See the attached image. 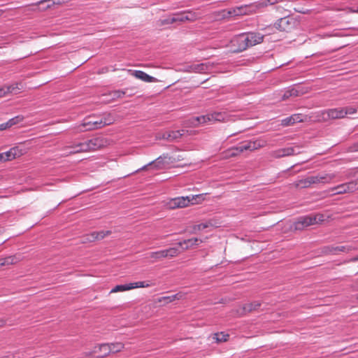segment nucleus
I'll return each mask as SVG.
<instances>
[{
    "label": "nucleus",
    "mask_w": 358,
    "mask_h": 358,
    "mask_svg": "<svg viewBox=\"0 0 358 358\" xmlns=\"http://www.w3.org/2000/svg\"><path fill=\"white\" fill-rule=\"evenodd\" d=\"M204 200V194H197L187 196H179L171 199L167 203L169 208H185L190 204H196Z\"/></svg>",
    "instance_id": "f257e3e1"
},
{
    "label": "nucleus",
    "mask_w": 358,
    "mask_h": 358,
    "mask_svg": "<svg viewBox=\"0 0 358 358\" xmlns=\"http://www.w3.org/2000/svg\"><path fill=\"white\" fill-rule=\"evenodd\" d=\"M324 220V215L323 214H315L301 217L294 223V229L301 231L309 226L322 223Z\"/></svg>",
    "instance_id": "f03ea898"
},
{
    "label": "nucleus",
    "mask_w": 358,
    "mask_h": 358,
    "mask_svg": "<svg viewBox=\"0 0 358 358\" xmlns=\"http://www.w3.org/2000/svg\"><path fill=\"white\" fill-rule=\"evenodd\" d=\"M275 27L280 31L290 32L299 26V20L293 17H285L275 23Z\"/></svg>",
    "instance_id": "7ed1b4c3"
},
{
    "label": "nucleus",
    "mask_w": 358,
    "mask_h": 358,
    "mask_svg": "<svg viewBox=\"0 0 358 358\" xmlns=\"http://www.w3.org/2000/svg\"><path fill=\"white\" fill-rule=\"evenodd\" d=\"M316 117L320 122H327L330 120H335L345 117V113L343 108H331L319 111Z\"/></svg>",
    "instance_id": "20e7f679"
},
{
    "label": "nucleus",
    "mask_w": 358,
    "mask_h": 358,
    "mask_svg": "<svg viewBox=\"0 0 358 358\" xmlns=\"http://www.w3.org/2000/svg\"><path fill=\"white\" fill-rule=\"evenodd\" d=\"M86 152L95 151L103 148L109 145L108 139L103 137H96L84 142Z\"/></svg>",
    "instance_id": "39448f33"
},
{
    "label": "nucleus",
    "mask_w": 358,
    "mask_h": 358,
    "mask_svg": "<svg viewBox=\"0 0 358 358\" xmlns=\"http://www.w3.org/2000/svg\"><path fill=\"white\" fill-rule=\"evenodd\" d=\"M358 189V180L351 181L347 183H343L332 187L329 192H333V194H342L345 193L353 192Z\"/></svg>",
    "instance_id": "423d86ee"
},
{
    "label": "nucleus",
    "mask_w": 358,
    "mask_h": 358,
    "mask_svg": "<svg viewBox=\"0 0 358 358\" xmlns=\"http://www.w3.org/2000/svg\"><path fill=\"white\" fill-rule=\"evenodd\" d=\"M247 41L248 39L245 38V34H241L234 37L230 41L233 52H240L246 50L248 48Z\"/></svg>",
    "instance_id": "0eeeda50"
},
{
    "label": "nucleus",
    "mask_w": 358,
    "mask_h": 358,
    "mask_svg": "<svg viewBox=\"0 0 358 358\" xmlns=\"http://www.w3.org/2000/svg\"><path fill=\"white\" fill-rule=\"evenodd\" d=\"M352 250V248L349 245H327L322 249V253L324 255H336L341 252L348 253Z\"/></svg>",
    "instance_id": "6e6552de"
},
{
    "label": "nucleus",
    "mask_w": 358,
    "mask_h": 358,
    "mask_svg": "<svg viewBox=\"0 0 358 358\" xmlns=\"http://www.w3.org/2000/svg\"><path fill=\"white\" fill-rule=\"evenodd\" d=\"M84 142L73 143L70 145H65L61 150L64 152V156H69L81 152H87Z\"/></svg>",
    "instance_id": "1a4fd4ad"
},
{
    "label": "nucleus",
    "mask_w": 358,
    "mask_h": 358,
    "mask_svg": "<svg viewBox=\"0 0 358 358\" xmlns=\"http://www.w3.org/2000/svg\"><path fill=\"white\" fill-rule=\"evenodd\" d=\"M186 133H187V131L185 130L168 131L162 134H158L157 138L159 139H164L168 141H174L178 140Z\"/></svg>",
    "instance_id": "9d476101"
},
{
    "label": "nucleus",
    "mask_w": 358,
    "mask_h": 358,
    "mask_svg": "<svg viewBox=\"0 0 358 358\" xmlns=\"http://www.w3.org/2000/svg\"><path fill=\"white\" fill-rule=\"evenodd\" d=\"M313 185L316 184H329L336 178L335 173H319L315 176H311Z\"/></svg>",
    "instance_id": "9b49d317"
},
{
    "label": "nucleus",
    "mask_w": 358,
    "mask_h": 358,
    "mask_svg": "<svg viewBox=\"0 0 358 358\" xmlns=\"http://www.w3.org/2000/svg\"><path fill=\"white\" fill-rule=\"evenodd\" d=\"M266 145V143L262 140H257L254 141H247L243 143L241 145H240V149L241 152L250 150V151H254L256 150H258L261 148L264 147Z\"/></svg>",
    "instance_id": "f8f14e48"
},
{
    "label": "nucleus",
    "mask_w": 358,
    "mask_h": 358,
    "mask_svg": "<svg viewBox=\"0 0 358 358\" xmlns=\"http://www.w3.org/2000/svg\"><path fill=\"white\" fill-rule=\"evenodd\" d=\"M26 152V149L21 146H15L10 148L9 150L4 152L6 159H8V161H10L15 158L20 157L24 155Z\"/></svg>",
    "instance_id": "ddd939ff"
},
{
    "label": "nucleus",
    "mask_w": 358,
    "mask_h": 358,
    "mask_svg": "<svg viewBox=\"0 0 358 358\" xmlns=\"http://www.w3.org/2000/svg\"><path fill=\"white\" fill-rule=\"evenodd\" d=\"M101 121L100 119L97 120H85L83 124L78 127L79 131L82 132L87 130H94L101 128Z\"/></svg>",
    "instance_id": "4468645a"
},
{
    "label": "nucleus",
    "mask_w": 358,
    "mask_h": 358,
    "mask_svg": "<svg viewBox=\"0 0 358 358\" xmlns=\"http://www.w3.org/2000/svg\"><path fill=\"white\" fill-rule=\"evenodd\" d=\"M207 123H215L217 122H227L229 117L225 113L214 112L206 114Z\"/></svg>",
    "instance_id": "2eb2a0df"
},
{
    "label": "nucleus",
    "mask_w": 358,
    "mask_h": 358,
    "mask_svg": "<svg viewBox=\"0 0 358 358\" xmlns=\"http://www.w3.org/2000/svg\"><path fill=\"white\" fill-rule=\"evenodd\" d=\"M298 147H289L279 149L272 152V156L275 158L283 157L299 154L300 152L296 150Z\"/></svg>",
    "instance_id": "dca6fc26"
},
{
    "label": "nucleus",
    "mask_w": 358,
    "mask_h": 358,
    "mask_svg": "<svg viewBox=\"0 0 358 358\" xmlns=\"http://www.w3.org/2000/svg\"><path fill=\"white\" fill-rule=\"evenodd\" d=\"M128 72L137 79L141 80L145 83H155L157 82V78L149 76L145 72L139 70L129 69Z\"/></svg>",
    "instance_id": "f3484780"
},
{
    "label": "nucleus",
    "mask_w": 358,
    "mask_h": 358,
    "mask_svg": "<svg viewBox=\"0 0 358 358\" xmlns=\"http://www.w3.org/2000/svg\"><path fill=\"white\" fill-rule=\"evenodd\" d=\"M203 241L197 238H189L179 242L178 244L182 247V250H187L199 246Z\"/></svg>",
    "instance_id": "a211bd4d"
},
{
    "label": "nucleus",
    "mask_w": 358,
    "mask_h": 358,
    "mask_svg": "<svg viewBox=\"0 0 358 358\" xmlns=\"http://www.w3.org/2000/svg\"><path fill=\"white\" fill-rule=\"evenodd\" d=\"M245 38L248 39L247 43L249 48L261 43L263 41L264 36L259 33L250 32L245 34Z\"/></svg>",
    "instance_id": "6ab92c4d"
},
{
    "label": "nucleus",
    "mask_w": 358,
    "mask_h": 358,
    "mask_svg": "<svg viewBox=\"0 0 358 358\" xmlns=\"http://www.w3.org/2000/svg\"><path fill=\"white\" fill-rule=\"evenodd\" d=\"M228 14L233 16H239L248 15L252 13L251 7L250 6H242L236 7L228 10Z\"/></svg>",
    "instance_id": "aec40b11"
},
{
    "label": "nucleus",
    "mask_w": 358,
    "mask_h": 358,
    "mask_svg": "<svg viewBox=\"0 0 358 358\" xmlns=\"http://www.w3.org/2000/svg\"><path fill=\"white\" fill-rule=\"evenodd\" d=\"M261 305V302L258 301L247 303L243 306L241 314L244 315L256 311L260 308Z\"/></svg>",
    "instance_id": "412c9836"
},
{
    "label": "nucleus",
    "mask_w": 358,
    "mask_h": 358,
    "mask_svg": "<svg viewBox=\"0 0 358 358\" xmlns=\"http://www.w3.org/2000/svg\"><path fill=\"white\" fill-rule=\"evenodd\" d=\"M313 185L311 177L308 176L306 178H303L295 181L291 185L296 189L308 188Z\"/></svg>",
    "instance_id": "4be33fe9"
},
{
    "label": "nucleus",
    "mask_w": 358,
    "mask_h": 358,
    "mask_svg": "<svg viewBox=\"0 0 358 358\" xmlns=\"http://www.w3.org/2000/svg\"><path fill=\"white\" fill-rule=\"evenodd\" d=\"M93 352L101 353V355L99 356L100 357H107L108 355H110V348H108V343L98 344L95 345L94 348Z\"/></svg>",
    "instance_id": "5701e85b"
},
{
    "label": "nucleus",
    "mask_w": 358,
    "mask_h": 358,
    "mask_svg": "<svg viewBox=\"0 0 358 358\" xmlns=\"http://www.w3.org/2000/svg\"><path fill=\"white\" fill-rule=\"evenodd\" d=\"M130 289H136V288H147L150 287H152L155 285V283L151 280H145V281H138L135 282H131Z\"/></svg>",
    "instance_id": "b1692460"
},
{
    "label": "nucleus",
    "mask_w": 358,
    "mask_h": 358,
    "mask_svg": "<svg viewBox=\"0 0 358 358\" xmlns=\"http://www.w3.org/2000/svg\"><path fill=\"white\" fill-rule=\"evenodd\" d=\"M302 121L301 116L299 114H294L289 117L283 119L282 120V124L283 126H289L296 122H300Z\"/></svg>",
    "instance_id": "393cba45"
},
{
    "label": "nucleus",
    "mask_w": 358,
    "mask_h": 358,
    "mask_svg": "<svg viewBox=\"0 0 358 358\" xmlns=\"http://www.w3.org/2000/svg\"><path fill=\"white\" fill-rule=\"evenodd\" d=\"M5 87L8 94H17L20 93V92L23 89L24 87L22 85V83H14L10 85H6L5 86Z\"/></svg>",
    "instance_id": "a878e982"
},
{
    "label": "nucleus",
    "mask_w": 358,
    "mask_h": 358,
    "mask_svg": "<svg viewBox=\"0 0 358 358\" xmlns=\"http://www.w3.org/2000/svg\"><path fill=\"white\" fill-rule=\"evenodd\" d=\"M183 294L182 293H178L172 296H163L158 299L159 302H163L164 303H169L176 300H180L183 297Z\"/></svg>",
    "instance_id": "bb28decb"
},
{
    "label": "nucleus",
    "mask_w": 358,
    "mask_h": 358,
    "mask_svg": "<svg viewBox=\"0 0 358 358\" xmlns=\"http://www.w3.org/2000/svg\"><path fill=\"white\" fill-rule=\"evenodd\" d=\"M110 353H117L124 348V344L121 342L108 343Z\"/></svg>",
    "instance_id": "cd10ccee"
},
{
    "label": "nucleus",
    "mask_w": 358,
    "mask_h": 358,
    "mask_svg": "<svg viewBox=\"0 0 358 358\" xmlns=\"http://www.w3.org/2000/svg\"><path fill=\"white\" fill-rule=\"evenodd\" d=\"M239 149H240L239 146L232 147V148H230L227 149V150H225L223 152L224 157V158H229V157H234L238 156V155L242 153L241 152V150H239Z\"/></svg>",
    "instance_id": "c85d7f7f"
},
{
    "label": "nucleus",
    "mask_w": 358,
    "mask_h": 358,
    "mask_svg": "<svg viewBox=\"0 0 358 358\" xmlns=\"http://www.w3.org/2000/svg\"><path fill=\"white\" fill-rule=\"evenodd\" d=\"M20 261L16 256H9L0 259V266L14 264Z\"/></svg>",
    "instance_id": "c756f323"
},
{
    "label": "nucleus",
    "mask_w": 358,
    "mask_h": 358,
    "mask_svg": "<svg viewBox=\"0 0 358 358\" xmlns=\"http://www.w3.org/2000/svg\"><path fill=\"white\" fill-rule=\"evenodd\" d=\"M164 258H172L177 257L180 254V251L176 248H170L163 250Z\"/></svg>",
    "instance_id": "7c9ffc66"
},
{
    "label": "nucleus",
    "mask_w": 358,
    "mask_h": 358,
    "mask_svg": "<svg viewBox=\"0 0 358 358\" xmlns=\"http://www.w3.org/2000/svg\"><path fill=\"white\" fill-rule=\"evenodd\" d=\"M190 122L193 127H198L199 125L206 124V115L199 117H194L191 119Z\"/></svg>",
    "instance_id": "2f4dec72"
},
{
    "label": "nucleus",
    "mask_w": 358,
    "mask_h": 358,
    "mask_svg": "<svg viewBox=\"0 0 358 358\" xmlns=\"http://www.w3.org/2000/svg\"><path fill=\"white\" fill-rule=\"evenodd\" d=\"M115 117L110 113L106 114L103 117L100 118V121H101V126L103 127L104 126L110 125L115 122Z\"/></svg>",
    "instance_id": "473e14b6"
},
{
    "label": "nucleus",
    "mask_w": 358,
    "mask_h": 358,
    "mask_svg": "<svg viewBox=\"0 0 358 358\" xmlns=\"http://www.w3.org/2000/svg\"><path fill=\"white\" fill-rule=\"evenodd\" d=\"M92 236H94L95 241H99L103 239L105 237L110 236L111 234V231H93Z\"/></svg>",
    "instance_id": "72a5a7b5"
},
{
    "label": "nucleus",
    "mask_w": 358,
    "mask_h": 358,
    "mask_svg": "<svg viewBox=\"0 0 358 358\" xmlns=\"http://www.w3.org/2000/svg\"><path fill=\"white\" fill-rule=\"evenodd\" d=\"M24 120V117L22 115H17L12 119H10L8 122H7L3 129H6L12 127L16 124L22 122Z\"/></svg>",
    "instance_id": "f704fd0d"
},
{
    "label": "nucleus",
    "mask_w": 358,
    "mask_h": 358,
    "mask_svg": "<svg viewBox=\"0 0 358 358\" xmlns=\"http://www.w3.org/2000/svg\"><path fill=\"white\" fill-rule=\"evenodd\" d=\"M148 257L152 259L154 262L161 260L164 258L163 250L156 252H150L148 255Z\"/></svg>",
    "instance_id": "c9c22d12"
},
{
    "label": "nucleus",
    "mask_w": 358,
    "mask_h": 358,
    "mask_svg": "<svg viewBox=\"0 0 358 358\" xmlns=\"http://www.w3.org/2000/svg\"><path fill=\"white\" fill-rule=\"evenodd\" d=\"M176 22V16L175 15H173V16L171 17H168L165 19H163V20H159L158 22H157V24L159 26H164V25H166V24H173V23H175Z\"/></svg>",
    "instance_id": "e433bc0d"
},
{
    "label": "nucleus",
    "mask_w": 358,
    "mask_h": 358,
    "mask_svg": "<svg viewBox=\"0 0 358 358\" xmlns=\"http://www.w3.org/2000/svg\"><path fill=\"white\" fill-rule=\"evenodd\" d=\"M128 290H131L129 283L126 285H116L113 289H111L110 293H116L118 292H124Z\"/></svg>",
    "instance_id": "4c0bfd02"
},
{
    "label": "nucleus",
    "mask_w": 358,
    "mask_h": 358,
    "mask_svg": "<svg viewBox=\"0 0 358 358\" xmlns=\"http://www.w3.org/2000/svg\"><path fill=\"white\" fill-rule=\"evenodd\" d=\"M125 92L122 90H115L109 93L111 96L110 101H115L124 96Z\"/></svg>",
    "instance_id": "58836bf2"
},
{
    "label": "nucleus",
    "mask_w": 358,
    "mask_h": 358,
    "mask_svg": "<svg viewBox=\"0 0 358 358\" xmlns=\"http://www.w3.org/2000/svg\"><path fill=\"white\" fill-rule=\"evenodd\" d=\"M229 335L224 334L223 333H217L213 335V338L216 340L217 342H225L228 340Z\"/></svg>",
    "instance_id": "ea45409f"
},
{
    "label": "nucleus",
    "mask_w": 358,
    "mask_h": 358,
    "mask_svg": "<svg viewBox=\"0 0 358 358\" xmlns=\"http://www.w3.org/2000/svg\"><path fill=\"white\" fill-rule=\"evenodd\" d=\"M176 22H185L189 21L186 12L175 14Z\"/></svg>",
    "instance_id": "a19ab883"
},
{
    "label": "nucleus",
    "mask_w": 358,
    "mask_h": 358,
    "mask_svg": "<svg viewBox=\"0 0 358 358\" xmlns=\"http://www.w3.org/2000/svg\"><path fill=\"white\" fill-rule=\"evenodd\" d=\"M193 69L195 72L203 73L207 69V66L204 64H200L194 66Z\"/></svg>",
    "instance_id": "79ce46f5"
},
{
    "label": "nucleus",
    "mask_w": 358,
    "mask_h": 358,
    "mask_svg": "<svg viewBox=\"0 0 358 358\" xmlns=\"http://www.w3.org/2000/svg\"><path fill=\"white\" fill-rule=\"evenodd\" d=\"M345 113V117L348 115H353L357 112V109L354 107L348 106L343 108Z\"/></svg>",
    "instance_id": "37998d69"
},
{
    "label": "nucleus",
    "mask_w": 358,
    "mask_h": 358,
    "mask_svg": "<svg viewBox=\"0 0 358 358\" xmlns=\"http://www.w3.org/2000/svg\"><path fill=\"white\" fill-rule=\"evenodd\" d=\"M296 88L298 89L299 96H302L310 90V88L308 87L297 86Z\"/></svg>",
    "instance_id": "c03bdc74"
},
{
    "label": "nucleus",
    "mask_w": 358,
    "mask_h": 358,
    "mask_svg": "<svg viewBox=\"0 0 358 358\" xmlns=\"http://www.w3.org/2000/svg\"><path fill=\"white\" fill-rule=\"evenodd\" d=\"M95 241V238L94 236H92V233L90 234L85 235L84 237H83V243H90Z\"/></svg>",
    "instance_id": "a18cd8bd"
},
{
    "label": "nucleus",
    "mask_w": 358,
    "mask_h": 358,
    "mask_svg": "<svg viewBox=\"0 0 358 358\" xmlns=\"http://www.w3.org/2000/svg\"><path fill=\"white\" fill-rule=\"evenodd\" d=\"M186 13H187V15L188 16L189 22H193L198 18L197 15L194 13L188 11V12H186Z\"/></svg>",
    "instance_id": "49530a36"
},
{
    "label": "nucleus",
    "mask_w": 358,
    "mask_h": 358,
    "mask_svg": "<svg viewBox=\"0 0 358 358\" xmlns=\"http://www.w3.org/2000/svg\"><path fill=\"white\" fill-rule=\"evenodd\" d=\"M290 90V93H291V96L292 97H296V96H299V91H298V89L296 87H293L292 89H289Z\"/></svg>",
    "instance_id": "de8ad7c7"
},
{
    "label": "nucleus",
    "mask_w": 358,
    "mask_h": 358,
    "mask_svg": "<svg viewBox=\"0 0 358 358\" xmlns=\"http://www.w3.org/2000/svg\"><path fill=\"white\" fill-rule=\"evenodd\" d=\"M208 227V224H198V225H196L194 227V230H203L206 228Z\"/></svg>",
    "instance_id": "09e8293b"
},
{
    "label": "nucleus",
    "mask_w": 358,
    "mask_h": 358,
    "mask_svg": "<svg viewBox=\"0 0 358 358\" xmlns=\"http://www.w3.org/2000/svg\"><path fill=\"white\" fill-rule=\"evenodd\" d=\"M290 97H292L291 96L290 90H288L285 92L284 94L282 95V100H286V99H288Z\"/></svg>",
    "instance_id": "8fccbe9b"
},
{
    "label": "nucleus",
    "mask_w": 358,
    "mask_h": 358,
    "mask_svg": "<svg viewBox=\"0 0 358 358\" xmlns=\"http://www.w3.org/2000/svg\"><path fill=\"white\" fill-rule=\"evenodd\" d=\"M7 94H8V93L6 92L5 86L3 87H0V98L3 97Z\"/></svg>",
    "instance_id": "3c124183"
},
{
    "label": "nucleus",
    "mask_w": 358,
    "mask_h": 358,
    "mask_svg": "<svg viewBox=\"0 0 358 358\" xmlns=\"http://www.w3.org/2000/svg\"><path fill=\"white\" fill-rule=\"evenodd\" d=\"M350 151L352 152H358V142L355 143L353 145H352L350 148Z\"/></svg>",
    "instance_id": "603ef678"
},
{
    "label": "nucleus",
    "mask_w": 358,
    "mask_h": 358,
    "mask_svg": "<svg viewBox=\"0 0 358 358\" xmlns=\"http://www.w3.org/2000/svg\"><path fill=\"white\" fill-rule=\"evenodd\" d=\"M8 159H6V156L4 152L0 153V162H7Z\"/></svg>",
    "instance_id": "864d4df0"
},
{
    "label": "nucleus",
    "mask_w": 358,
    "mask_h": 358,
    "mask_svg": "<svg viewBox=\"0 0 358 358\" xmlns=\"http://www.w3.org/2000/svg\"><path fill=\"white\" fill-rule=\"evenodd\" d=\"M6 320L3 318H0V328L4 327L6 325Z\"/></svg>",
    "instance_id": "5fc2aeb1"
},
{
    "label": "nucleus",
    "mask_w": 358,
    "mask_h": 358,
    "mask_svg": "<svg viewBox=\"0 0 358 358\" xmlns=\"http://www.w3.org/2000/svg\"><path fill=\"white\" fill-rule=\"evenodd\" d=\"M346 10L348 13H356V9H354L352 8H347Z\"/></svg>",
    "instance_id": "6e6d98bb"
},
{
    "label": "nucleus",
    "mask_w": 358,
    "mask_h": 358,
    "mask_svg": "<svg viewBox=\"0 0 358 358\" xmlns=\"http://www.w3.org/2000/svg\"><path fill=\"white\" fill-rule=\"evenodd\" d=\"M3 13V11L2 10H0V17L1 16V15Z\"/></svg>",
    "instance_id": "4d7b16f0"
},
{
    "label": "nucleus",
    "mask_w": 358,
    "mask_h": 358,
    "mask_svg": "<svg viewBox=\"0 0 358 358\" xmlns=\"http://www.w3.org/2000/svg\"><path fill=\"white\" fill-rule=\"evenodd\" d=\"M1 358H10V357H9V356L6 355V356L2 357Z\"/></svg>",
    "instance_id": "13d9d810"
},
{
    "label": "nucleus",
    "mask_w": 358,
    "mask_h": 358,
    "mask_svg": "<svg viewBox=\"0 0 358 358\" xmlns=\"http://www.w3.org/2000/svg\"><path fill=\"white\" fill-rule=\"evenodd\" d=\"M357 260H358V257H355V258L353 259V261H357Z\"/></svg>",
    "instance_id": "bf43d9fd"
},
{
    "label": "nucleus",
    "mask_w": 358,
    "mask_h": 358,
    "mask_svg": "<svg viewBox=\"0 0 358 358\" xmlns=\"http://www.w3.org/2000/svg\"><path fill=\"white\" fill-rule=\"evenodd\" d=\"M356 13H358V7L356 9Z\"/></svg>",
    "instance_id": "052dcab7"
},
{
    "label": "nucleus",
    "mask_w": 358,
    "mask_h": 358,
    "mask_svg": "<svg viewBox=\"0 0 358 358\" xmlns=\"http://www.w3.org/2000/svg\"><path fill=\"white\" fill-rule=\"evenodd\" d=\"M42 2H43V1H40V2H38V3H37V5H38V4H39V3H42Z\"/></svg>",
    "instance_id": "680f3d73"
},
{
    "label": "nucleus",
    "mask_w": 358,
    "mask_h": 358,
    "mask_svg": "<svg viewBox=\"0 0 358 358\" xmlns=\"http://www.w3.org/2000/svg\"><path fill=\"white\" fill-rule=\"evenodd\" d=\"M356 299L358 300V294L356 296Z\"/></svg>",
    "instance_id": "e2e57ef3"
}]
</instances>
